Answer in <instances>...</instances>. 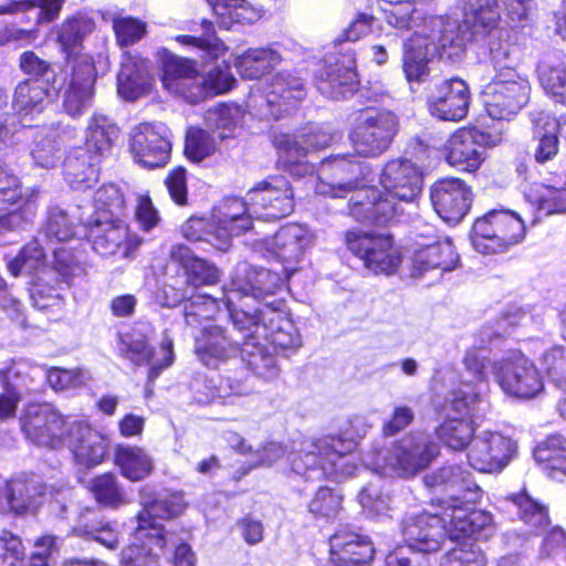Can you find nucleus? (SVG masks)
<instances>
[{
	"mask_svg": "<svg viewBox=\"0 0 566 566\" xmlns=\"http://www.w3.org/2000/svg\"><path fill=\"white\" fill-rule=\"evenodd\" d=\"M356 220L387 226L403 219V203L411 206L423 187L422 172L410 159L388 160L379 176L381 191L374 185L377 174L369 163H356Z\"/></svg>",
	"mask_w": 566,
	"mask_h": 566,
	"instance_id": "nucleus-1",
	"label": "nucleus"
},
{
	"mask_svg": "<svg viewBox=\"0 0 566 566\" xmlns=\"http://www.w3.org/2000/svg\"><path fill=\"white\" fill-rule=\"evenodd\" d=\"M429 488L443 486L450 494V501H443L447 505L442 515L447 526V534L452 541H461L480 536H489L492 530V515L485 511L472 510L470 504L480 500L482 491L471 479V473L459 467L442 468L432 475L424 478Z\"/></svg>",
	"mask_w": 566,
	"mask_h": 566,
	"instance_id": "nucleus-2",
	"label": "nucleus"
},
{
	"mask_svg": "<svg viewBox=\"0 0 566 566\" xmlns=\"http://www.w3.org/2000/svg\"><path fill=\"white\" fill-rule=\"evenodd\" d=\"M468 30L449 15L427 17L419 31L403 44L402 67L409 83L426 82L430 75L429 62L434 56L459 57L469 40Z\"/></svg>",
	"mask_w": 566,
	"mask_h": 566,
	"instance_id": "nucleus-3",
	"label": "nucleus"
},
{
	"mask_svg": "<svg viewBox=\"0 0 566 566\" xmlns=\"http://www.w3.org/2000/svg\"><path fill=\"white\" fill-rule=\"evenodd\" d=\"M489 41L490 61L494 71L492 80L482 91V99L489 116L494 119H510L528 102L531 84L515 67L517 46L510 42L505 30L494 33Z\"/></svg>",
	"mask_w": 566,
	"mask_h": 566,
	"instance_id": "nucleus-4",
	"label": "nucleus"
},
{
	"mask_svg": "<svg viewBox=\"0 0 566 566\" xmlns=\"http://www.w3.org/2000/svg\"><path fill=\"white\" fill-rule=\"evenodd\" d=\"M139 510L134 516L135 526L132 535L137 546L146 555H156L167 551L169 546V531L163 522L180 517L187 510L188 503L182 491H170L158 497L157 492L148 484L138 489Z\"/></svg>",
	"mask_w": 566,
	"mask_h": 566,
	"instance_id": "nucleus-5",
	"label": "nucleus"
},
{
	"mask_svg": "<svg viewBox=\"0 0 566 566\" xmlns=\"http://www.w3.org/2000/svg\"><path fill=\"white\" fill-rule=\"evenodd\" d=\"M505 9L509 20L516 25L528 21L535 9V0H500ZM499 0H462L463 25L470 35L489 34L490 40L496 39L494 33L504 28H496L500 19L497 10ZM510 42L515 43L512 31Z\"/></svg>",
	"mask_w": 566,
	"mask_h": 566,
	"instance_id": "nucleus-6",
	"label": "nucleus"
},
{
	"mask_svg": "<svg viewBox=\"0 0 566 566\" xmlns=\"http://www.w3.org/2000/svg\"><path fill=\"white\" fill-rule=\"evenodd\" d=\"M525 235L524 221L513 211L492 210L476 219L471 241L483 254L503 252L520 243Z\"/></svg>",
	"mask_w": 566,
	"mask_h": 566,
	"instance_id": "nucleus-7",
	"label": "nucleus"
},
{
	"mask_svg": "<svg viewBox=\"0 0 566 566\" xmlns=\"http://www.w3.org/2000/svg\"><path fill=\"white\" fill-rule=\"evenodd\" d=\"M492 371L500 388L510 397L527 400L544 391L543 377L536 365L518 350L494 361Z\"/></svg>",
	"mask_w": 566,
	"mask_h": 566,
	"instance_id": "nucleus-8",
	"label": "nucleus"
},
{
	"mask_svg": "<svg viewBox=\"0 0 566 566\" xmlns=\"http://www.w3.org/2000/svg\"><path fill=\"white\" fill-rule=\"evenodd\" d=\"M399 130L398 116L386 108L366 107L356 115V156L384 154Z\"/></svg>",
	"mask_w": 566,
	"mask_h": 566,
	"instance_id": "nucleus-9",
	"label": "nucleus"
},
{
	"mask_svg": "<svg viewBox=\"0 0 566 566\" xmlns=\"http://www.w3.org/2000/svg\"><path fill=\"white\" fill-rule=\"evenodd\" d=\"M439 452V446L429 436L412 434L380 452L373 464L378 469L391 468L401 475H413L426 469Z\"/></svg>",
	"mask_w": 566,
	"mask_h": 566,
	"instance_id": "nucleus-10",
	"label": "nucleus"
},
{
	"mask_svg": "<svg viewBox=\"0 0 566 566\" xmlns=\"http://www.w3.org/2000/svg\"><path fill=\"white\" fill-rule=\"evenodd\" d=\"M354 450V441L340 436H327L316 439L310 449L292 454L291 470L310 479L311 472H319L322 478L334 475L342 470L337 462Z\"/></svg>",
	"mask_w": 566,
	"mask_h": 566,
	"instance_id": "nucleus-11",
	"label": "nucleus"
},
{
	"mask_svg": "<svg viewBox=\"0 0 566 566\" xmlns=\"http://www.w3.org/2000/svg\"><path fill=\"white\" fill-rule=\"evenodd\" d=\"M86 238L102 256L132 259L143 239L123 218L92 219L86 223Z\"/></svg>",
	"mask_w": 566,
	"mask_h": 566,
	"instance_id": "nucleus-12",
	"label": "nucleus"
},
{
	"mask_svg": "<svg viewBox=\"0 0 566 566\" xmlns=\"http://www.w3.org/2000/svg\"><path fill=\"white\" fill-rule=\"evenodd\" d=\"M25 438L38 446L60 448L66 428V417L48 402L27 403L20 417Z\"/></svg>",
	"mask_w": 566,
	"mask_h": 566,
	"instance_id": "nucleus-13",
	"label": "nucleus"
},
{
	"mask_svg": "<svg viewBox=\"0 0 566 566\" xmlns=\"http://www.w3.org/2000/svg\"><path fill=\"white\" fill-rule=\"evenodd\" d=\"M250 209L264 220H280L295 208L291 182L280 175L269 176L247 193Z\"/></svg>",
	"mask_w": 566,
	"mask_h": 566,
	"instance_id": "nucleus-14",
	"label": "nucleus"
},
{
	"mask_svg": "<svg viewBox=\"0 0 566 566\" xmlns=\"http://www.w3.org/2000/svg\"><path fill=\"white\" fill-rule=\"evenodd\" d=\"M62 82L57 88L62 96V108L71 117L82 116L91 106L97 78L95 62L80 59L72 67H62Z\"/></svg>",
	"mask_w": 566,
	"mask_h": 566,
	"instance_id": "nucleus-15",
	"label": "nucleus"
},
{
	"mask_svg": "<svg viewBox=\"0 0 566 566\" xmlns=\"http://www.w3.org/2000/svg\"><path fill=\"white\" fill-rule=\"evenodd\" d=\"M517 452L516 442L500 431L482 430L473 439L468 453L472 468L480 472L503 470Z\"/></svg>",
	"mask_w": 566,
	"mask_h": 566,
	"instance_id": "nucleus-16",
	"label": "nucleus"
},
{
	"mask_svg": "<svg viewBox=\"0 0 566 566\" xmlns=\"http://www.w3.org/2000/svg\"><path fill=\"white\" fill-rule=\"evenodd\" d=\"M356 256L375 274H392L401 263L400 248L387 231L356 233Z\"/></svg>",
	"mask_w": 566,
	"mask_h": 566,
	"instance_id": "nucleus-17",
	"label": "nucleus"
},
{
	"mask_svg": "<svg viewBox=\"0 0 566 566\" xmlns=\"http://www.w3.org/2000/svg\"><path fill=\"white\" fill-rule=\"evenodd\" d=\"M130 151L143 167L165 166L171 151L169 129L164 124L140 123L132 135Z\"/></svg>",
	"mask_w": 566,
	"mask_h": 566,
	"instance_id": "nucleus-18",
	"label": "nucleus"
},
{
	"mask_svg": "<svg viewBox=\"0 0 566 566\" xmlns=\"http://www.w3.org/2000/svg\"><path fill=\"white\" fill-rule=\"evenodd\" d=\"M469 103V87L458 77L434 83L427 94L430 114L442 120H461L468 113Z\"/></svg>",
	"mask_w": 566,
	"mask_h": 566,
	"instance_id": "nucleus-19",
	"label": "nucleus"
},
{
	"mask_svg": "<svg viewBox=\"0 0 566 566\" xmlns=\"http://www.w3.org/2000/svg\"><path fill=\"white\" fill-rule=\"evenodd\" d=\"M241 342L234 339L227 327L206 324L193 337V354L209 368H217L228 361L240 349Z\"/></svg>",
	"mask_w": 566,
	"mask_h": 566,
	"instance_id": "nucleus-20",
	"label": "nucleus"
},
{
	"mask_svg": "<svg viewBox=\"0 0 566 566\" xmlns=\"http://www.w3.org/2000/svg\"><path fill=\"white\" fill-rule=\"evenodd\" d=\"M430 199L439 217L447 223L455 224L468 213L472 192L461 179L447 178L432 185Z\"/></svg>",
	"mask_w": 566,
	"mask_h": 566,
	"instance_id": "nucleus-21",
	"label": "nucleus"
},
{
	"mask_svg": "<svg viewBox=\"0 0 566 566\" xmlns=\"http://www.w3.org/2000/svg\"><path fill=\"white\" fill-rule=\"evenodd\" d=\"M490 136L475 127L458 129L446 145L448 164L464 171L476 170L484 160Z\"/></svg>",
	"mask_w": 566,
	"mask_h": 566,
	"instance_id": "nucleus-22",
	"label": "nucleus"
},
{
	"mask_svg": "<svg viewBox=\"0 0 566 566\" xmlns=\"http://www.w3.org/2000/svg\"><path fill=\"white\" fill-rule=\"evenodd\" d=\"M69 436L70 450L76 464L92 469L105 461L108 454L107 438L87 421L73 422Z\"/></svg>",
	"mask_w": 566,
	"mask_h": 566,
	"instance_id": "nucleus-23",
	"label": "nucleus"
},
{
	"mask_svg": "<svg viewBox=\"0 0 566 566\" xmlns=\"http://www.w3.org/2000/svg\"><path fill=\"white\" fill-rule=\"evenodd\" d=\"M402 532L410 548L422 553L437 552L447 535L446 518L442 512L408 516Z\"/></svg>",
	"mask_w": 566,
	"mask_h": 566,
	"instance_id": "nucleus-24",
	"label": "nucleus"
},
{
	"mask_svg": "<svg viewBox=\"0 0 566 566\" xmlns=\"http://www.w3.org/2000/svg\"><path fill=\"white\" fill-rule=\"evenodd\" d=\"M94 29V20L81 12L65 18L56 28L55 42L64 55L63 67H72L80 59L84 60V57L95 62L91 54L83 52L84 40Z\"/></svg>",
	"mask_w": 566,
	"mask_h": 566,
	"instance_id": "nucleus-25",
	"label": "nucleus"
},
{
	"mask_svg": "<svg viewBox=\"0 0 566 566\" xmlns=\"http://www.w3.org/2000/svg\"><path fill=\"white\" fill-rule=\"evenodd\" d=\"M170 261L182 270L188 286H211L220 281L219 269L208 260L199 258L186 244L178 243L169 251Z\"/></svg>",
	"mask_w": 566,
	"mask_h": 566,
	"instance_id": "nucleus-26",
	"label": "nucleus"
},
{
	"mask_svg": "<svg viewBox=\"0 0 566 566\" xmlns=\"http://www.w3.org/2000/svg\"><path fill=\"white\" fill-rule=\"evenodd\" d=\"M237 80L228 62L211 67L200 82L182 86L180 95L192 105L226 94L234 88Z\"/></svg>",
	"mask_w": 566,
	"mask_h": 566,
	"instance_id": "nucleus-27",
	"label": "nucleus"
},
{
	"mask_svg": "<svg viewBox=\"0 0 566 566\" xmlns=\"http://www.w3.org/2000/svg\"><path fill=\"white\" fill-rule=\"evenodd\" d=\"M101 164V160L76 146L66 154L63 160L64 180L73 190L85 191L98 181Z\"/></svg>",
	"mask_w": 566,
	"mask_h": 566,
	"instance_id": "nucleus-28",
	"label": "nucleus"
},
{
	"mask_svg": "<svg viewBox=\"0 0 566 566\" xmlns=\"http://www.w3.org/2000/svg\"><path fill=\"white\" fill-rule=\"evenodd\" d=\"M296 266L282 265L280 270L249 266L244 271L245 284L239 279L232 281L238 291L243 294L264 296L275 294L295 273Z\"/></svg>",
	"mask_w": 566,
	"mask_h": 566,
	"instance_id": "nucleus-29",
	"label": "nucleus"
},
{
	"mask_svg": "<svg viewBox=\"0 0 566 566\" xmlns=\"http://www.w3.org/2000/svg\"><path fill=\"white\" fill-rule=\"evenodd\" d=\"M304 97V86L298 77L289 72H277L266 85L265 99L271 114L279 118L296 107Z\"/></svg>",
	"mask_w": 566,
	"mask_h": 566,
	"instance_id": "nucleus-30",
	"label": "nucleus"
},
{
	"mask_svg": "<svg viewBox=\"0 0 566 566\" xmlns=\"http://www.w3.org/2000/svg\"><path fill=\"white\" fill-rule=\"evenodd\" d=\"M159 80L167 91L179 92V82L197 80L200 75L198 62L191 57L179 56L169 49L161 46L155 52Z\"/></svg>",
	"mask_w": 566,
	"mask_h": 566,
	"instance_id": "nucleus-31",
	"label": "nucleus"
},
{
	"mask_svg": "<svg viewBox=\"0 0 566 566\" xmlns=\"http://www.w3.org/2000/svg\"><path fill=\"white\" fill-rule=\"evenodd\" d=\"M310 244L307 231L297 223H287L277 229L269 242V250L282 265L296 266Z\"/></svg>",
	"mask_w": 566,
	"mask_h": 566,
	"instance_id": "nucleus-32",
	"label": "nucleus"
},
{
	"mask_svg": "<svg viewBox=\"0 0 566 566\" xmlns=\"http://www.w3.org/2000/svg\"><path fill=\"white\" fill-rule=\"evenodd\" d=\"M459 254L451 240L444 239L418 249L412 256V275H423L431 270L448 272L455 269Z\"/></svg>",
	"mask_w": 566,
	"mask_h": 566,
	"instance_id": "nucleus-33",
	"label": "nucleus"
},
{
	"mask_svg": "<svg viewBox=\"0 0 566 566\" xmlns=\"http://www.w3.org/2000/svg\"><path fill=\"white\" fill-rule=\"evenodd\" d=\"M113 463L120 475L132 483L146 480L155 471L153 458L139 446L116 444Z\"/></svg>",
	"mask_w": 566,
	"mask_h": 566,
	"instance_id": "nucleus-34",
	"label": "nucleus"
},
{
	"mask_svg": "<svg viewBox=\"0 0 566 566\" xmlns=\"http://www.w3.org/2000/svg\"><path fill=\"white\" fill-rule=\"evenodd\" d=\"M34 379L28 370L14 365L0 369V385L3 392L0 394V420L15 417L18 405L21 400V390L31 391Z\"/></svg>",
	"mask_w": 566,
	"mask_h": 566,
	"instance_id": "nucleus-35",
	"label": "nucleus"
},
{
	"mask_svg": "<svg viewBox=\"0 0 566 566\" xmlns=\"http://www.w3.org/2000/svg\"><path fill=\"white\" fill-rule=\"evenodd\" d=\"M118 133V127L107 116L93 114L85 129L83 145L78 147L103 161L109 155Z\"/></svg>",
	"mask_w": 566,
	"mask_h": 566,
	"instance_id": "nucleus-36",
	"label": "nucleus"
},
{
	"mask_svg": "<svg viewBox=\"0 0 566 566\" xmlns=\"http://www.w3.org/2000/svg\"><path fill=\"white\" fill-rule=\"evenodd\" d=\"M272 144L276 149L279 163L286 171L300 177L313 172V165L306 160L308 149L296 140L295 136L276 133L273 135Z\"/></svg>",
	"mask_w": 566,
	"mask_h": 566,
	"instance_id": "nucleus-37",
	"label": "nucleus"
},
{
	"mask_svg": "<svg viewBox=\"0 0 566 566\" xmlns=\"http://www.w3.org/2000/svg\"><path fill=\"white\" fill-rule=\"evenodd\" d=\"M501 335L500 331L483 327L476 335L472 346L464 352L462 365L464 370L476 381L475 387L478 388L485 385L488 380V346L493 343L494 338Z\"/></svg>",
	"mask_w": 566,
	"mask_h": 566,
	"instance_id": "nucleus-38",
	"label": "nucleus"
},
{
	"mask_svg": "<svg viewBox=\"0 0 566 566\" xmlns=\"http://www.w3.org/2000/svg\"><path fill=\"white\" fill-rule=\"evenodd\" d=\"M149 61L140 56H128L123 63L118 75V92L129 101H136L144 95L151 85L148 72Z\"/></svg>",
	"mask_w": 566,
	"mask_h": 566,
	"instance_id": "nucleus-39",
	"label": "nucleus"
},
{
	"mask_svg": "<svg viewBox=\"0 0 566 566\" xmlns=\"http://www.w3.org/2000/svg\"><path fill=\"white\" fill-rule=\"evenodd\" d=\"M533 136L537 140L535 159L537 163L552 160L558 153V138L556 135L557 122L544 111L531 112Z\"/></svg>",
	"mask_w": 566,
	"mask_h": 566,
	"instance_id": "nucleus-40",
	"label": "nucleus"
},
{
	"mask_svg": "<svg viewBox=\"0 0 566 566\" xmlns=\"http://www.w3.org/2000/svg\"><path fill=\"white\" fill-rule=\"evenodd\" d=\"M281 55L271 48H250L239 55L234 66L244 80H259L281 62Z\"/></svg>",
	"mask_w": 566,
	"mask_h": 566,
	"instance_id": "nucleus-41",
	"label": "nucleus"
},
{
	"mask_svg": "<svg viewBox=\"0 0 566 566\" xmlns=\"http://www.w3.org/2000/svg\"><path fill=\"white\" fill-rule=\"evenodd\" d=\"M86 489L102 507L116 510L127 503L126 491L118 475L113 471L94 475L88 481Z\"/></svg>",
	"mask_w": 566,
	"mask_h": 566,
	"instance_id": "nucleus-42",
	"label": "nucleus"
},
{
	"mask_svg": "<svg viewBox=\"0 0 566 566\" xmlns=\"http://www.w3.org/2000/svg\"><path fill=\"white\" fill-rule=\"evenodd\" d=\"M66 132L60 126L41 128L33 134L31 156L35 164L43 168H52L59 159L61 147L65 143Z\"/></svg>",
	"mask_w": 566,
	"mask_h": 566,
	"instance_id": "nucleus-43",
	"label": "nucleus"
},
{
	"mask_svg": "<svg viewBox=\"0 0 566 566\" xmlns=\"http://www.w3.org/2000/svg\"><path fill=\"white\" fill-rule=\"evenodd\" d=\"M537 462L543 463L547 475L557 481L566 478V439L560 434L546 438L534 451Z\"/></svg>",
	"mask_w": 566,
	"mask_h": 566,
	"instance_id": "nucleus-44",
	"label": "nucleus"
},
{
	"mask_svg": "<svg viewBox=\"0 0 566 566\" xmlns=\"http://www.w3.org/2000/svg\"><path fill=\"white\" fill-rule=\"evenodd\" d=\"M211 6L221 29L229 30L234 24L247 25L259 20L260 13L247 0H207Z\"/></svg>",
	"mask_w": 566,
	"mask_h": 566,
	"instance_id": "nucleus-45",
	"label": "nucleus"
},
{
	"mask_svg": "<svg viewBox=\"0 0 566 566\" xmlns=\"http://www.w3.org/2000/svg\"><path fill=\"white\" fill-rule=\"evenodd\" d=\"M74 533L85 541L98 543L108 551L117 549L120 543L116 522L105 516H98L78 523L74 528Z\"/></svg>",
	"mask_w": 566,
	"mask_h": 566,
	"instance_id": "nucleus-46",
	"label": "nucleus"
},
{
	"mask_svg": "<svg viewBox=\"0 0 566 566\" xmlns=\"http://www.w3.org/2000/svg\"><path fill=\"white\" fill-rule=\"evenodd\" d=\"M200 25L202 29L200 35L177 34L174 40L184 46H191L202 51L207 59L211 61L224 55L228 48L217 35L214 23L208 19H201Z\"/></svg>",
	"mask_w": 566,
	"mask_h": 566,
	"instance_id": "nucleus-47",
	"label": "nucleus"
},
{
	"mask_svg": "<svg viewBox=\"0 0 566 566\" xmlns=\"http://www.w3.org/2000/svg\"><path fill=\"white\" fill-rule=\"evenodd\" d=\"M6 501L14 515H24L36 509V485L32 480L13 478L6 482Z\"/></svg>",
	"mask_w": 566,
	"mask_h": 566,
	"instance_id": "nucleus-48",
	"label": "nucleus"
},
{
	"mask_svg": "<svg viewBox=\"0 0 566 566\" xmlns=\"http://www.w3.org/2000/svg\"><path fill=\"white\" fill-rule=\"evenodd\" d=\"M525 199L535 206L537 212L544 216L554 213H566V190L532 184L525 189Z\"/></svg>",
	"mask_w": 566,
	"mask_h": 566,
	"instance_id": "nucleus-49",
	"label": "nucleus"
},
{
	"mask_svg": "<svg viewBox=\"0 0 566 566\" xmlns=\"http://www.w3.org/2000/svg\"><path fill=\"white\" fill-rule=\"evenodd\" d=\"M93 203L98 219L123 218L127 208L120 187L114 182H105L97 188Z\"/></svg>",
	"mask_w": 566,
	"mask_h": 566,
	"instance_id": "nucleus-50",
	"label": "nucleus"
},
{
	"mask_svg": "<svg viewBox=\"0 0 566 566\" xmlns=\"http://www.w3.org/2000/svg\"><path fill=\"white\" fill-rule=\"evenodd\" d=\"M219 311V300L208 294H196L185 301L182 315L191 328H201L205 323L214 319Z\"/></svg>",
	"mask_w": 566,
	"mask_h": 566,
	"instance_id": "nucleus-51",
	"label": "nucleus"
},
{
	"mask_svg": "<svg viewBox=\"0 0 566 566\" xmlns=\"http://www.w3.org/2000/svg\"><path fill=\"white\" fill-rule=\"evenodd\" d=\"M46 96L48 90L40 81L23 80L14 90L12 104L20 114L40 113L43 109V102Z\"/></svg>",
	"mask_w": 566,
	"mask_h": 566,
	"instance_id": "nucleus-52",
	"label": "nucleus"
},
{
	"mask_svg": "<svg viewBox=\"0 0 566 566\" xmlns=\"http://www.w3.org/2000/svg\"><path fill=\"white\" fill-rule=\"evenodd\" d=\"M217 150L214 137L207 129L199 126H189L184 139V155L193 163L199 164L209 158Z\"/></svg>",
	"mask_w": 566,
	"mask_h": 566,
	"instance_id": "nucleus-53",
	"label": "nucleus"
},
{
	"mask_svg": "<svg viewBox=\"0 0 566 566\" xmlns=\"http://www.w3.org/2000/svg\"><path fill=\"white\" fill-rule=\"evenodd\" d=\"M264 325V337L276 352L296 350L302 346V336L293 318L275 321Z\"/></svg>",
	"mask_w": 566,
	"mask_h": 566,
	"instance_id": "nucleus-54",
	"label": "nucleus"
},
{
	"mask_svg": "<svg viewBox=\"0 0 566 566\" xmlns=\"http://www.w3.org/2000/svg\"><path fill=\"white\" fill-rule=\"evenodd\" d=\"M474 429L472 422L464 418L447 419L438 429V438L450 449L463 450L473 443Z\"/></svg>",
	"mask_w": 566,
	"mask_h": 566,
	"instance_id": "nucleus-55",
	"label": "nucleus"
},
{
	"mask_svg": "<svg viewBox=\"0 0 566 566\" xmlns=\"http://www.w3.org/2000/svg\"><path fill=\"white\" fill-rule=\"evenodd\" d=\"M538 77L543 88L556 103L566 106V65L556 61L543 62L538 66Z\"/></svg>",
	"mask_w": 566,
	"mask_h": 566,
	"instance_id": "nucleus-56",
	"label": "nucleus"
},
{
	"mask_svg": "<svg viewBox=\"0 0 566 566\" xmlns=\"http://www.w3.org/2000/svg\"><path fill=\"white\" fill-rule=\"evenodd\" d=\"M343 496L335 489L321 486L307 504L308 512L315 520H334L342 511Z\"/></svg>",
	"mask_w": 566,
	"mask_h": 566,
	"instance_id": "nucleus-57",
	"label": "nucleus"
},
{
	"mask_svg": "<svg viewBox=\"0 0 566 566\" xmlns=\"http://www.w3.org/2000/svg\"><path fill=\"white\" fill-rule=\"evenodd\" d=\"M77 227L78 223L66 210L55 206L48 211L43 231L50 239L71 241L77 235Z\"/></svg>",
	"mask_w": 566,
	"mask_h": 566,
	"instance_id": "nucleus-58",
	"label": "nucleus"
},
{
	"mask_svg": "<svg viewBox=\"0 0 566 566\" xmlns=\"http://www.w3.org/2000/svg\"><path fill=\"white\" fill-rule=\"evenodd\" d=\"M18 211L35 213V202L32 196L23 193L19 178L0 188V212L8 217Z\"/></svg>",
	"mask_w": 566,
	"mask_h": 566,
	"instance_id": "nucleus-59",
	"label": "nucleus"
},
{
	"mask_svg": "<svg viewBox=\"0 0 566 566\" xmlns=\"http://www.w3.org/2000/svg\"><path fill=\"white\" fill-rule=\"evenodd\" d=\"M223 303L233 327L242 334L241 344H249L251 339L255 338V332L262 325L258 310L250 313L238 308L229 296H224Z\"/></svg>",
	"mask_w": 566,
	"mask_h": 566,
	"instance_id": "nucleus-60",
	"label": "nucleus"
},
{
	"mask_svg": "<svg viewBox=\"0 0 566 566\" xmlns=\"http://www.w3.org/2000/svg\"><path fill=\"white\" fill-rule=\"evenodd\" d=\"M450 406L457 415L464 418L475 416V412L484 409L488 402L483 399L481 388H471L469 385H463L452 394Z\"/></svg>",
	"mask_w": 566,
	"mask_h": 566,
	"instance_id": "nucleus-61",
	"label": "nucleus"
},
{
	"mask_svg": "<svg viewBox=\"0 0 566 566\" xmlns=\"http://www.w3.org/2000/svg\"><path fill=\"white\" fill-rule=\"evenodd\" d=\"M513 502L517 507L521 520L532 530H539L547 525L548 513L546 506L537 503L527 494H516Z\"/></svg>",
	"mask_w": 566,
	"mask_h": 566,
	"instance_id": "nucleus-62",
	"label": "nucleus"
},
{
	"mask_svg": "<svg viewBox=\"0 0 566 566\" xmlns=\"http://www.w3.org/2000/svg\"><path fill=\"white\" fill-rule=\"evenodd\" d=\"M53 269L67 284H71L73 279L85 274V268L76 251L64 247L54 250Z\"/></svg>",
	"mask_w": 566,
	"mask_h": 566,
	"instance_id": "nucleus-63",
	"label": "nucleus"
},
{
	"mask_svg": "<svg viewBox=\"0 0 566 566\" xmlns=\"http://www.w3.org/2000/svg\"><path fill=\"white\" fill-rule=\"evenodd\" d=\"M113 29L117 44L123 48L140 41L147 32V24L138 18L124 17L114 20Z\"/></svg>",
	"mask_w": 566,
	"mask_h": 566,
	"instance_id": "nucleus-64",
	"label": "nucleus"
}]
</instances>
